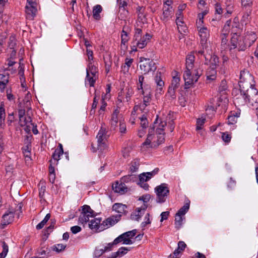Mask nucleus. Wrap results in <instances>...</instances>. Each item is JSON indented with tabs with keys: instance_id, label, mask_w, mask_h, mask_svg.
Instances as JSON below:
<instances>
[{
	"instance_id": "nucleus-1",
	"label": "nucleus",
	"mask_w": 258,
	"mask_h": 258,
	"mask_svg": "<svg viewBox=\"0 0 258 258\" xmlns=\"http://www.w3.org/2000/svg\"><path fill=\"white\" fill-rule=\"evenodd\" d=\"M239 79V90L232 91L235 103L242 106L246 103L253 105L254 103H256L258 100V91L252 84L253 82V76L249 72L243 71L240 72Z\"/></svg>"
},
{
	"instance_id": "nucleus-2",
	"label": "nucleus",
	"mask_w": 258,
	"mask_h": 258,
	"mask_svg": "<svg viewBox=\"0 0 258 258\" xmlns=\"http://www.w3.org/2000/svg\"><path fill=\"white\" fill-rule=\"evenodd\" d=\"M195 58V56L192 54H188L186 56V71H185L183 74L185 89L189 88L190 86L196 83L202 74V70L201 69L191 71L194 66Z\"/></svg>"
},
{
	"instance_id": "nucleus-3",
	"label": "nucleus",
	"mask_w": 258,
	"mask_h": 258,
	"mask_svg": "<svg viewBox=\"0 0 258 258\" xmlns=\"http://www.w3.org/2000/svg\"><path fill=\"white\" fill-rule=\"evenodd\" d=\"M155 192L156 194V202L158 203H163L169 194V189L166 183H161L155 188Z\"/></svg>"
},
{
	"instance_id": "nucleus-4",
	"label": "nucleus",
	"mask_w": 258,
	"mask_h": 258,
	"mask_svg": "<svg viewBox=\"0 0 258 258\" xmlns=\"http://www.w3.org/2000/svg\"><path fill=\"white\" fill-rule=\"evenodd\" d=\"M108 132L106 127L103 126L102 124L96 137L97 139L98 148L100 150H105L107 148L106 141L109 137V135L107 134Z\"/></svg>"
},
{
	"instance_id": "nucleus-5",
	"label": "nucleus",
	"mask_w": 258,
	"mask_h": 258,
	"mask_svg": "<svg viewBox=\"0 0 258 258\" xmlns=\"http://www.w3.org/2000/svg\"><path fill=\"white\" fill-rule=\"evenodd\" d=\"M199 34L201 38L200 44L203 49L207 48V40L210 36L209 30L203 24H197Z\"/></svg>"
},
{
	"instance_id": "nucleus-6",
	"label": "nucleus",
	"mask_w": 258,
	"mask_h": 258,
	"mask_svg": "<svg viewBox=\"0 0 258 258\" xmlns=\"http://www.w3.org/2000/svg\"><path fill=\"white\" fill-rule=\"evenodd\" d=\"M140 62V68L144 74H147L150 72H154L156 70V63L153 61L150 60L149 58L141 57Z\"/></svg>"
},
{
	"instance_id": "nucleus-7",
	"label": "nucleus",
	"mask_w": 258,
	"mask_h": 258,
	"mask_svg": "<svg viewBox=\"0 0 258 258\" xmlns=\"http://www.w3.org/2000/svg\"><path fill=\"white\" fill-rule=\"evenodd\" d=\"M151 37L152 36L150 34L146 33L145 35L140 38L139 39H138V40H136V41H133L132 43V48L133 50L135 51H137L136 48L137 47H139V48H144L147 45Z\"/></svg>"
},
{
	"instance_id": "nucleus-8",
	"label": "nucleus",
	"mask_w": 258,
	"mask_h": 258,
	"mask_svg": "<svg viewBox=\"0 0 258 258\" xmlns=\"http://www.w3.org/2000/svg\"><path fill=\"white\" fill-rule=\"evenodd\" d=\"M166 122L165 121H161L159 125V126L156 129V134L158 135L157 136V141H155L156 148L159 146L160 144L163 143L165 141V133L164 127L166 126Z\"/></svg>"
},
{
	"instance_id": "nucleus-9",
	"label": "nucleus",
	"mask_w": 258,
	"mask_h": 258,
	"mask_svg": "<svg viewBox=\"0 0 258 258\" xmlns=\"http://www.w3.org/2000/svg\"><path fill=\"white\" fill-rule=\"evenodd\" d=\"M153 128H150L149 134L146 141L142 143L141 146V150L142 151H146L149 148H155V141L152 142L154 136L151 134Z\"/></svg>"
},
{
	"instance_id": "nucleus-10",
	"label": "nucleus",
	"mask_w": 258,
	"mask_h": 258,
	"mask_svg": "<svg viewBox=\"0 0 258 258\" xmlns=\"http://www.w3.org/2000/svg\"><path fill=\"white\" fill-rule=\"evenodd\" d=\"M15 212L13 211H7L2 216L0 228L4 229L6 226L11 224L14 220Z\"/></svg>"
},
{
	"instance_id": "nucleus-11",
	"label": "nucleus",
	"mask_w": 258,
	"mask_h": 258,
	"mask_svg": "<svg viewBox=\"0 0 258 258\" xmlns=\"http://www.w3.org/2000/svg\"><path fill=\"white\" fill-rule=\"evenodd\" d=\"M37 5L27 4L25 6L26 18L32 20L36 15Z\"/></svg>"
},
{
	"instance_id": "nucleus-12",
	"label": "nucleus",
	"mask_w": 258,
	"mask_h": 258,
	"mask_svg": "<svg viewBox=\"0 0 258 258\" xmlns=\"http://www.w3.org/2000/svg\"><path fill=\"white\" fill-rule=\"evenodd\" d=\"M63 154V147L61 144H58V146L57 148L53 152L52 158L49 162L51 163V164H53L54 165H57L58 164V161L60 159V156L62 155Z\"/></svg>"
},
{
	"instance_id": "nucleus-13",
	"label": "nucleus",
	"mask_w": 258,
	"mask_h": 258,
	"mask_svg": "<svg viewBox=\"0 0 258 258\" xmlns=\"http://www.w3.org/2000/svg\"><path fill=\"white\" fill-rule=\"evenodd\" d=\"M126 27H123L122 30L121 32V44L120 48L123 51H125L127 49V42L130 39L128 36V33L127 31L125 30Z\"/></svg>"
},
{
	"instance_id": "nucleus-14",
	"label": "nucleus",
	"mask_w": 258,
	"mask_h": 258,
	"mask_svg": "<svg viewBox=\"0 0 258 258\" xmlns=\"http://www.w3.org/2000/svg\"><path fill=\"white\" fill-rule=\"evenodd\" d=\"M112 189L115 192L121 195L125 194L127 191L126 185L121 181H116L112 185Z\"/></svg>"
},
{
	"instance_id": "nucleus-15",
	"label": "nucleus",
	"mask_w": 258,
	"mask_h": 258,
	"mask_svg": "<svg viewBox=\"0 0 258 258\" xmlns=\"http://www.w3.org/2000/svg\"><path fill=\"white\" fill-rule=\"evenodd\" d=\"M120 214L109 217L106 220L103 221L102 225H103V227H102L101 229H105L114 225L120 220Z\"/></svg>"
},
{
	"instance_id": "nucleus-16",
	"label": "nucleus",
	"mask_w": 258,
	"mask_h": 258,
	"mask_svg": "<svg viewBox=\"0 0 258 258\" xmlns=\"http://www.w3.org/2000/svg\"><path fill=\"white\" fill-rule=\"evenodd\" d=\"M146 209L147 206L145 205H144L140 208H137L135 211L131 214V219L138 221H139L142 215L144 214Z\"/></svg>"
},
{
	"instance_id": "nucleus-17",
	"label": "nucleus",
	"mask_w": 258,
	"mask_h": 258,
	"mask_svg": "<svg viewBox=\"0 0 258 258\" xmlns=\"http://www.w3.org/2000/svg\"><path fill=\"white\" fill-rule=\"evenodd\" d=\"M162 11L160 19L163 22H166L173 14L172 7L170 6H163Z\"/></svg>"
},
{
	"instance_id": "nucleus-18",
	"label": "nucleus",
	"mask_w": 258,
	"mask_h": 258,
	"mask_svg": "<svg viewBox=\"0 0 258 258\" xmlns=\"http://www.w3.org/2000/svg\"><path fill=\"white\" fill-rule=\"evenodd\" d=\"M28 136L26 137L27 145L22 148L23 153L25 156L26 161L31 160V145L30 138Z\"/></svg>"
},
{
	"instance_id": "nucleus-19",
	"label": "nucleus",
	"mask_w": 258,
	"mask_h": 258,
	"mask_svg": "<svg viewBox=\"0 0 258 258\" xmlns=\"http://www.w3.org/2000/svg\"><path fill=\"white\" fill-rule=\"evenodd\" d=\"M101 219L100 218H94L90 221V223L89 224V227L91 229H95L96 230H99V231L103 230L101 229L103 227V225L100 224Z\"/></svg>"
},
{
	"instance_id": "nucleus-20",
	"label": "nucleus",
	"mask_w": 258,
	"mask_h": 258,
	"mask_svg": "<svg viewBox=\"0 0 258 258\" xmlns=\"http://www.w3.org/2000/svg\"><path fill=\"white\" fill-rule=\"evenodd\" d=\"M244 39L246 42L248 47H250L256 40V34L253 32H247L244 37Z\"/></svg>"
},
{
	"instance_id": "nucleus-21",
	"label": "nucleus",
	"mask_w": 258,
	"mask_h": 258,
	"mask_svg": "<svg viewBox=\"0 0 258 258\" xmlns=\"http://www.w3.org/2000/svg\"><path fill=\"white\" fill-rule=\"evenodd\" d=\"M127 206L121 203H115L112 206V209L120 214L126 215L127 213Z\"/></svg>"
},
{
	"instance_id": "nucleus-22",
	"label": "nucleus",
	"mask_w": 258,
	"mask_h": 258,
	"mask_svg": "<svg viewBox=\"0 0 258 258\" xmlns=\"http://www.w3.org/2000/svg\"><path fill=\"white\" fill-rule=\"evenodd\" d=\"M9 75L8 74H0V91L4 92L7 85L9 83Z\"/></svg>"
},
{
	"instance_id": "nucleus-23",
	"label": "nucleus",
	"mask_w": 258,
	"mask_h": 258,
	"mask_svg": "<svg viewBox=\"0 0 258 258\" xmlns=\"http://www.w3.org/2000/svg\"><path fill=\"white\" fill-rule=\"evenodd\" d=\"M216 67L214 66H210L207 71V78L208 80H214L216 78Z\"/></svg>"
},
{
	"instance_id": "nucleus-24",
	"label": "nucleus",
	"mask_w": 258,
	"mask_h": 258,
	"mask_svg": "<svg viewBox=\"0 0 258 258\" xmlns=\"http://www.w3.org/2000/svg\"><path fill=\"white\" fill-rule=\"evenodd\" d=\"M134 61L133 58L126 57L125 59L124 63L121 66V71L123 74H126L128 72L130 68Z\"/></svg>"
},
{
	"instance_id": "nucleus-25",
	"label": "nucleus",
	"mask_w": 258,
	"mask_h": 258,
	"mask_svg": "<svg viewBox=\"0 0 258 258\" xmlns=\"http://www.w3.org/2000/svg\"><path fill=\"white\" fill-rule=\"evenodd\" d=\"M102 11L101 6L97 5L93 7V17L96 20H99L101 18L100 14Z\"/></svg>"
},
{
	"instance_id": "nucleus-26",
	"label": "nucleus",
	"mask_w": 258,
	"mask_h": 258,
	"mask_svg": "<svg viewBox=\"0 0 258 258\" xmlns=\"http://www.w3.org/2000/svg\"><path fill=\"white\" fill-rule=\"evenodd\" d=\"M155 81L157 86V90L160 91L162 90V87L164 85V82L161 79V73L157 72L155 77Z\"/></svg>"
},
{
	"instance_id": "nucleus-27",
	"label": "nucleus",
	"mask_w": 258,
	"mask_h": 258,
	"mask_svg": "<svg viewBox=\"0 0 258 258\" xmlns=\"http://www.w3.org/2000/svg\"><path fill=\"white\" fill-rule=\"evenodd\" d=\"M137 233V230L134 229L131 231H129L126 232H124L122 234V235L124 239H127L130 241V243L129 244H132L133 243V241L132 240V238H133Z\"/></svg>"
},
{
	"instance_id": "nucleus-28",
	"label": "nucleus",
	"mask_w": 258,
	"mask_h": 258,
	"mask_svg": "<svg viewBox=\"0 0 258 258\" xmlns=\"http://www.w3.org/2000/svg\"><path fill=\"white\" fill-rule=\"evenodd\" d=\"M190 201L187 200L183 206H182L176 213L178 215L184 216V215L188 212L189 209Z\"/></svg>"
},
{
	"instance_id": "nucleus-29",
	"label": "nucleus",
	"mask_w": 258,
	"mask_h": 258,
	"mask_svg": "<svg viewBox=\"0 0 258 258\" xmlns=\"http://www.w3.org/2000/svg\"><path fill=\"white\" fill-rule=\"evenodd\" d=\"M93 214L81 213L79 218V222L82 224H86L90 219V218L93 217Z\"/></svg>"
},
{
	"instance_id": "nucleus-30",
	"label": "nucleus",
	"mask_w": 258,
	"mask_h": 258,
	"mask_svg": "<svg viewBox=\"0 0 258 258\" xmlns=\"http://www.w3.org/2000/svg\"><path fill=\"white\" fill-rule=\"evenodd\" d=\"M88 72L90 75L93 76L94 77L97 78V74L98 73L97 68L90 62L88 67L87 68V73Z\"/></svg>"
},
{
	"instance_id": "nucleus-31",
	"label": "nucleus",
	"mask_w": 258,
	"mask_h": 258,
	"mask_svg": "<svg viewBox=\"0 0 258 258\" xmlns=\"http://www.w3.org/2000/svg\"><path fill=\"white\" fill-rule=\"evenodd\" d=\"M142 95L143 96V102L144 103V104H145V105L149 106L151 101L152 92H148V91H146V93H145V94H142Z\"/></svg>"
},
{
	"instance_id": "nucleus-32",
	"label": "nucleus",
	"mask_w": 258,
	"mask_h": 258,
	"mask_svg": "<svg viewBox=\"0 0 258 258\" xmlns=\"http://www.w3.org/2000/svg\"><path fill=\"white\" fill-rule=\"evenodd\" d=\"M184 219L185 218L184 216L178 215L177 214H175V225L176 229H179L181 227L182 222Z\"/></svg>"
},
{
	"instance_id": "nucleus-33",
	"label": "nucleus",
	"mask_w": 258,
	"mask_h": 258,
	"mask_svg": "<svg viewBox=\"0 0 258 258\" xmlns=\"http://www.w3.org/2000/svg\"><path fill=\"white\" fill-rule=\"evenodd\" d=\"M239 41V37L236 35H234L231 39L230 45V50L237 49V45Z\"/></svg>"
},
{
	"instance_id": "nucleus-34",
	"label": "nucleus",
	"mask_w": 258,
	"mask_h": 258,
	"mask_svg": "<svg viewBox=\"0 0 258 258\" xmlns=\"http://www.w3.org/2000/svg\"><path fill=\"white\" fill-rule=\"evenodd\" d=\"M122 242L124 244H129L130 243V241L124 239L122 235V234L120 235L117 238H116L112 242L113 245H115L119 243Z\"/></svg>"
},
{
	"instance_id": "nucleus-35",
	"label": "nucleus",
	"mask_w": 258,
	"mask_h": 258,
	"mask_svg": "<svg viewBox=\"0 0 258 258\" xmlns=\"http://www.w3.org/2000/svg\"><path fill=\"white\" fill-rule=\"evenodd\" d=\"M248 45L246 44V42L243 39H241V37H239V41L237 45V50L239 51H244L245 50Z\"/></svg>"
},
{
	"instance_id": "nucleus-36",
	"label": "nucleus",
	"mask_w": 258,
	"mask_h": 258,
	"mask_svg": "<svg viewBox=\"0 0 258 258\" xmlns=\"http://www.w3.org/2000/svg\"><path fill=\"white\" fill-rule=\"evenodd\" d=\"M173 116L174 113L173 112H169L167 116V120H169L168 124L169 125L170 130L171 132H172L174 128V125L173 122Z\"/></svg>"
},
{
	"instance_id": "nucleus-37",
	"label": "nucleus",
	"mask_w": 258,
	"mask_h": 258,
	"mask_svg": "<svg viewBox=\"0 0 258 258\" xmlns=\"http://www.w3.org/2000/svg\"><path fill=\"white\" fill-rule=\"evenodd\" d=\"M228 35V33L223 32L221 35V46L222 49L225 50L227 47V41L228 40L227 39V36Z\"/></svg>"
},
{
	"instance_id": "nucleus-38",
	"label": "nucleus",
	"mask_w": 258,
	"mask_h": 258,
	"mask_svg": "<svg viewBox=\"0 0 258 258\" xmlns=\"http://www.w3.org/2000/svg\"><path fill=\"white\" fill-rule=\"evenodd\" d=\"M140 166V162L138 160L135 159L132 161L130 166V170L132 172L137 171Z\"/></svg>"
},
{
	"instance_id": "nucleus-39",
	"label": "nucleus",
	"mask_w": 258,
	"mask_h": 258,
	"mask_svg": "<svg viewBox=\"0 0 258 258\" xmlns=\"http://www.w3.org/2000/svg\"><path fill=\"white\" fill-rule=\"evenodd\" d=\"M180 78L177 76H174L173 77L172 80L171 81V85L169 86V87H171L172 88H173L174 89H177L178 88L179 85H180Z\"/></svg>"
},
{
	"instance_id": "nucleus-40",
	"label": "nucleus",
	"mask_w": 258,
	"mask_h": 258,
	"mask_svg": "<svg viewBox=\"0 0 258 258\" xmlns=\"http://www.w3.org/2000/svg\"><path fill=\"white\" fill-rule=\"evenodd\" d=\"M50 217V214L48 213L46 214L43 220L36 226V229L38 230L42 229L47 222V221L49 220Z\"/></svg>"
},
{
	"instance_id": "nucleus-41",
	"label": "nucleus",
	"mask_w": 258,
	"mask_h": 258,
	"mask_svg": "<svg viewBox=\"0 0 258 258\" xmlns=\"http://www.w3.org/2000/svg\"><path fill=\"white\" fill-rule=\"evenodd\" d=\"M142 86V89H137L141 94H145L146 93V91H148V92H152L150 85L148 84L146 82L143 84Z\"/></svg>"
},
{
	"instance_id": "nucleus-42",
	"label": "nucleus",
	"mask_w": 258,
	"mask_h": 258,
	"mask_svg": "<svg viewBox=\"0 0 258 258\" xmlns=\"http://www.w3.org/2000/svg\"><path fill=\"white\" fill-rule=\"evenodd\" d=\"M227 89V85L226 81L222 80L220 83V86L218 87V92L220 94H224L226 93V91Z\"/></svg>"
},
{
	"instance_id": "nucleus-43",
	"label": "nucleus",
	"mask_w": 258,
	"mask_h": 258,
	"mask_svg": "<svg viewBox=\"0 0 258 258\" xmlns=\"http://www.w3.org/2000/svg\"><path fill=\"white\" fill-rule=\"evenodd\" d=\"M147 106H148V105H145V104H144V103L142 102L140 103L139 105L135 106L134 107V110L135 112L136 110L139 109L142 112L146 113L149 111L148 109H146Z\"/></svg>"
},
{
	"instance_id": "nucleus-44",
	"label": "nucleus",
	"mask_w": 258,
	"mask_h": 258,
	"mask_svg": "<svg viewBox=\"0 0 258 258\" xmlns=\"http://www.w3.org/2000/svg\"><path fill=\"white\" fill-rule=\"evenodd\" d=\"M238 117L237 113H233L229 115L227 118L228 124H234L237 122Z\"/></svg>"
},
{
	"instance_id": "nucleus-45",
	"label": "nucleus",
	"mask_w": 258,
	"mask_h": 258,
	"mask_svg": "<svg viewBox=\"0 0 258 258\" xmlns=\"http://www.w3.org/2000/svg\"><path fill=\"white\" fill-rule=\"evenodd\" d=\"M96 78L94 77L93 76L90 75L89 73L87 72L85 80L86 82L87 81L89 83L90 86L93 87Z\"/></svg>"
},
{
	"instance_id": "nucleus-46",
	"label": "nucleus",
	"mask_w": 258,
	"mask_h": 258,
	"mask_svg": "<svg viewBox=\"0 0 258 258\" xmlns=\"http://www.w3.org/2000/svg\"><path fill=\"white\" fill-rule=\"evenodd\" d=\"M125 98L126 101H128L132 95L134 94V90L131 87H127L125 88Z\"/></svg>"
},
{
	"instance_id": "nucleus-47",
	"label": "nucleus",
	"mask_w": 258,
	"mask_h": 258,
	"mask_svg": "<svg viewBox=\"0 0 258 258\" xmlns=\"http://www.w3.org/2000/svg\"><path fill=\"white\" fill-rule=\"evenodd\" d=\"M6 117L5 109L4 104H1L0 106V123L2 125V121L4 122Z\"/></svg>"
},
{
	"instance_id": "nucleus-48",
	"label": "nucleus",
	"mask_w": 258,
	"mask_h": 258,
	"mask_svg": "<svg viewBox=\"0 0 258 258\" xmlns=\"http://www.w3.org/2000/svg\"><path fill=\"white\" fill-rule=\"evenodd\" d=\"M66 244H57L53 246L52 249L54 251L59 252L64 250L66 248Z\"/></svg>"
},
{
	"instance_id": "nucleus-49",
	"label": "nucleus",
	"mask_w": 258,
	"mask_h": 258,
	"mask_svg": "<svg viewBox=\"0 0 258 258\" xmlns=\"http://www.w3.org/2000/svg\"><path fill=\"white\" fill-rule=\"evenodd\" d=\"M142 30L141 28H136L133 41H136L140 38L142 37Z\"/></svg>"
},
{
	"instance_id": "nucleus-50",
	"label": "nucleus",
	"mask_w": 258,
	"mask_h": 258,
	"mask_svg": "<svg viewBox=\"0 0 258 258\" xmlns=\"http://www.w3.org/2000/svg\"><path fill=\"white\" fill-rule=\"evenodd\" d=\"M210 61L211 63V66H214V67H217L218 66L219 58L216 55H211Z\"/></svg>"
},
{
	"instance_id": "nucleus-51",
	"label": "nucleus",
	"mask_w": 258,
	"mask_h": 258,
	"mask_svg": "<svg viewBox=\"0 0 258 258\" xmlns=\"http://www.w3.org/2000/svg\"><path fill=\"white\" fill-rule=\"evenodd\" d=\"M140 124L142 128H146L148 126V121L146 116L144 114L142 117L140 118Z\"/></svg>"
},
{
	"instance_id": "nucleus-52",
	"label": "nucleus",
	"mask_w": 258,
	"mask_h": 258,
	"mask_svg": "<svg viewBox=\"0 0 258 258\" xmlns=\"http://www.w3.org/2000/svg\"><path fill=\"white\" fill-rule=\"evenodd\" d=\"M145 78L143 75L139 76L138 81L137 83V89H142L143 84L145 83Z\"/></svg>"
},
{
	"instance_id": "nucleus-53",
	"label": "nucleus",
	"mask_w": 258,
	"mask_h": 258,
	"mask_svg": "<svg viewBox=\"0 0 258 258\" xmlns=\"http://www.w3.org/2000/svg\"><path fill=\"white\" fill-rule=\"evenodd\" d=\"M82 208L81 213L93 214L94 211L91 209L90 207L88 205H84Z\"/></svg>"
},
{
	"instance_id": "nucleus-54",
	"label": "nucleus",
	"mask_w": 258,
	"mask_h": 258,
	"mask_svg": "<svg viewBox=\"0 0 258 258\" xmlns=\"http://www.w3.org/2000/svg\"><path fill=\"white\" fill-rule=\"evenodd\" d=\"M159 168H156L155 169H154L153 171H152L151 172H144V173H145V174H146L147 178L150 180L152 177H153L154 175L157 174L158 173V172H159Z\"/></svg>"
},
{
	"instance_id": "nucleus-55",
	"label": "nucleus",
	"mask_w": 258,
	"mask_h": 258,
	"mask_svg": "<svg viewBox=\"0 0 258 258\" xmlns=\"http://www.w3.org/2000/svg\"><path fill=\"white\" fill-rule=\"evenodd\" d=\"M32 119L30 116H24L23 121H20L21 126L26 125L28 123H31Z\"/></svg>"
},
{
	"instance_id": "nucleus-56",
	"label": "nucleus",
	"mask_w": 258,
	"mask_h": 258,
	"mask_svg": "<svg viewBox=\"0 0 258 258\" xmlns=\"http://www.w3.org/2000/svg\"><path fill=\"white\" fill-rule=\"evenodd\" d=\"M222 139L224 142L227 143H229L231 139V136L230 134H228L227 132L222 133Z\"/></svg>"
},
{
	"instance_id": "nucleus-57",
	"label": "nucleus",
	"mask_w": 258,
	"mask_h": 258,
	"mask_svg": "<svg viewBox=\"0 0 258 258\" xmlns=\"http://www.w3.org/2000/svg\"><path fill=\"white\" fill-rule=\"evenodd\" d=\"M104 253V251H103L102 247H100V246H99L95 248L94 254L95 257H99L101 255H102Z\"/></svg>"
},
{
	"instance_id": "nucleus-58",
	"label": "nucleus",
	"mask_w": 258,
	"mask_h": 258,
	"mask_svg": "<svg viewBox=\"0 0 258 258\" xmlns=\"http://www.w3.org/2000/svg\"><path fill=\"white\" fill-rule=\"evenodd\" d=\"M206 119L205 118H199L197 120V130H200L202 128V126L205 123Z\"/></svg>"
},
{
	"instance_id": "nucleus-59",
	"label": "nucleus",
	"mask_w": 258,
	"mask_h": 258,
	"mask_svg": "<svg viewBox=\"0 0 258 258\" xmlns=\"http://www.w3.org/2000/svg\"><path fill=\"white\" fill-rule=\"evenodd\" d=\"M126 131V125L123 120H119V132L121 134L125 133Z\"/></svg>"
},
{
	"instance_id": "nucleus-60",
	"label": "nucleus",
	"mask_w": 258,
	"mask_h": 258,
	"mask_svg": "<svg viewBox=\"0 0 258 258\" xmlns=\"http://www.w3.org/2000/svg\"><path fill=\"white\" fill-rule=\"evenodd\" d=\"M208 12L206 10L203 11L201 14H199L198 15L199 20L197 21V24H203L204 17L207 15Z\"/></svg>"
},
{
	"instance_id": "nucleus-61",
	"label": "nucleus",
	"mask_w": 258,
	"mask_h": 258,
	"mask_svg": "<svg viewBox=\"0 0 258 258\" xmlns=\"http://www.w3.org/2000/svg\"><path fill=\"white\" fill-rule=\"evenodd\" d=\"M46 190L45 186H41L39 189V196L41 201H45L44 199V196L45 191Z\"/></svg>"
},
{
	"instance_id": "nucleus-62",
	"label": "nucleus",
	"mask_w": 258,
	"mask_h": 258,
	"mask_svg": "<svg viewBox=\"0 0 258 258\" xmlns=\"http://www.w3.org/2000/svg\"><path fill=\"white\" fill-rule=\"evenodd\" d=\"M236 184V181L231 177L230 178L229 181L227 184V188L230 190H232L235 187Z\"/></svg>"
},
{
	"instance_id": "nucleus-63",
	"label": "nucleus",
	"mask_w": 258,
	"mask_h": 258,
	"mask_svg": "<svg viewBox=\"0 0 258 258\" xmlns=\"http://www.w3.org/2000/svg\"><path fill=\"white\" fill-rule=\"evenodd\" d=\"M176 90V89H174L173 88H172V87L169 86L167 94L169 95V96L172 99H174L176 97V95H175Z\"/></svg>"
},
{
	"instance_id": "nucleus-64",
	"label": "nucleus",
	"mask_w": 258,
	"mask_h": 258,
	"mask_svg": "<svg viewBox=\"0 0 258 258\" xmlns=\"http://www.w3.org/2000/svg\"><path fill=\"white\" fill-rule=\"evenodd\" d=\"M129 250V249L125 247H121L119 248L118 250V254L119 257H121L126 254L127 252Z\"/></svg>"
}]
</instances>
